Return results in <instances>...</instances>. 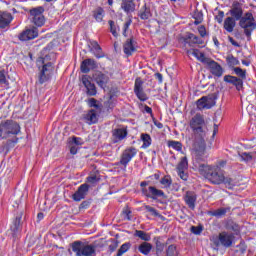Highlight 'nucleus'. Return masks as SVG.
<instances>
[{
  "label": "nucleus",
  "mask_w": 256,
  "mask_h": 256,
  "mask_svg": "<svg viewBox=\"0 0 256 256\" xmlns=\"http://www.w3.org/2000/svg\"><path fill=\"white\" fill-rule=\"evenodd\" d=\"M140 139L143 142L141 149H149V147H151L153 143L151 135H149L148 133H142Z\"/></svg>",
  "instance_id": "nucleus-32"
},
{
  "label": "nucleus",
  "mask_w": 256,
  "mask_h": 256,
  "mask_svg": "<svg viewBox=\"0 0 256 256\" xmlns=\"http://www.w3.org/2000/svg\"><path fill=\"white\" fill-rule=\"evenodd\" d=\"M184 202L187 207L192 211H195V205L197 203V194L194 191H186L184 195Z\"/></svg>",
  "instance_id": "nucleus-23"
},
{
  "label": "nucleus",
  "mask_w": 256,
  "mask_h": 256,
  "mask_svg": "<svg viewBox=\"0 0 256 256\" xmlns=\"http://www.w3.org/2000/svg\"><path fill=\"white\" fill-rule=\"evenodd\" d=\"M165 245L166 244L162 243L159 240L156 241V255H159V253L165 251Z\"/></svg>",
  "instance_id": "nucleus-54"
},
{
  "label": "nucleus",
  "mask_w": 256,
  "mask_h": 256,
  "mask_svg": "<svg viewBox=\"0 0 256 256\" xmlns=\"http://www.w3.org/2000/svg\"><path fill=\"white\" fill-rule=\"evenodd\" d=\"M224 185H226V187H228V189H233V187H235V185H237V182H235V180L231 177H225L224 176V180L223 182Z\"/></svg>",
  "instance_id": "nucleus-46"
},
{
  "label": "nucleus",
  "mask_w": 256,
  "mask_h": 256,
  "mask_svg": "<svg viewBox=\"0 0 256 256\" xmlns=\"http://www.w3.org/2000/svg\"><path fill=\"white\" fill-rule=\"evenodd\" d=\"M94 81L100 89H105V87H107V83H109V76L103 74V72H97L94 74Z\"/></svg>",
  "instance_id": "nucleus-24"
},
{
  "label": "nucleus",
  "mask_w": 256,
  "mask_h": 256,
  "mask_svg": "<svg viewBox=\"0 0 256 256\" xmlns=\"http://www.w3.org/2000/svg\"><path fill=\"white\" fill-rule=\"evenodd\" d=\"M104 106L106 107L108 113H111V110L115 107V105L111 101L105 102Z\"/></svg>",
  "instance_id": "nucleus-62"
},
{
  "label": "nucleus",
  "mask_w": 256,
  "mask_h": 256,
  "mask_svg": "<svg viewBox=\"0 0 256 256\" xmlns=\"http://www.w3.org/2000/svg\"><path fill=\"white\" fill-rule=\"evenodd\" d=\"M151 249H153V245L149 242H143L139 247L138 251L142 255H149L151 253Z\"/></svg>",
  "instance_id": "nucleus-35"
},
{
  "label": "nucleus",
  "mask_w": 256,
  "mask_h": 256,
  "mask_svg": "<svg viewBox=\"0 0 256 256\" xmlns=\"http://www.w3.org/2000/svg\"><path fill=\"white\" fill-rule=\"evenodd\" d=\"M129 132L127 128H115L112 130V143H121L124 139H127Z\"/></svg>",
  "instance_id": "nucleus-15"
},
{
  "label": "nucleus",
  "mask_w": 256,
  "mask_h": 256,
  "mask_svg": "<svg viewBox=\"0 0 256 256\" xmlns=\"http://www.w3.org/2000/svg\"><path fill=\"white\" fill-rule=\"evenodd\" d=\"M90 45L92 47L91 51H96L95 57L97 59H103V57H105V54H103L102 50H101V46L99 45V43L97 41H91Z\"/></svg>",
  "instance_id": "nucleus-34"
},
{
  "label": "nucleus",
  "mask_w": 256,
  "mask_h": 256,
  "mask_svg": "<svg viewBox=\"0 0 256 256\" xmlns=\"http://www.w3.org/2000/svg\"><path fill=\"white\" fill-rule=\"evenodd\" d=\"M234 239L235 236L233 234L224 231L219 233L218 236L214 237L212 239V243L217 247V249H219V247H225L226 249H229V247L233 245Z\"/></svg>",
  "instance_id": "nucleus-6"
},
{
  "label": "nucleus",
  "mask_w": 256,
  "mask_h": 256,
  "mask_svg": "<svg viewBox=\"0 0 256 256\" xmlns=\"http://www.w3.org/2000/svg\"><path fill=\"white\" fill-rule=\"evenodd\" d=\"M138 17H140L142 21H147V19H151V17H153V14L151 13V8L147 7V4H144L138 13Z\"/></svg>",
  "instance_id": "nucleus-28"
},
{
  "label": "nucleus",
  "mask_w": 256,
  "mask_h": 256,
  "mask_svg": "<svg viewBox=\"0 0 256 256\" xmlns=\"http://www.w3.org/2000/svg\"><path fill=\"white\" fill-rule=\"evenodd\" d=\"M39 70L38 82L40 85H43V83H47L51 79L53 71H55V66H53L52 62H48L42 65V68L39 67Z\"/></svg>",
  "instance_id": "nucleus-7"
},
{
  "label": "nucleus",
  "mask_w": 256,
  "mask_h": 256,
  "mask_svg": "<svg viewBox=\"0 0 256 256\" xmlns=\"http://www.w3.org/2000/svg\"><path fill=\"white\" fill-rule=\"evenodd\" d=\"M204 97H206V105H210V108L214 107L215 101L217 100V94H211Z\"/></svg>",
  "instance_id": "nucleus-49"
},
{
  "label": "nucleus",
  "mask_w": 256,
  "mask_h": 256,
  "mask_svg": "<svg viewBox=\"0 0 256 256\" xmlns=\"http://www.w3.org/2000/svg\"><path fill=\"white\" fill-rule=\"evenodd\" d=\"M196 105L198 109H211V105L207 104V97L203 96L197 100Z\"/></svg>",
  "instance_id": "nucleus-39"
},
{
  "label": "nucleus",
  "mask_w": 256,
  "mask_h": 256,
  "mask_svg": "<svg viewBox=\"0 0 256 256\" xmlns=\"http://www.w3.org/2000/svg\"><path fill=\"white\" fill-rule=\"evenodd\" d=\"M227 211H229L228 208H219L215 211L210 212V215H212L213 217H223L227 215Z\"/></svg>",
  "instance_id": "nucleus-44"
},
{
  "label": "nucleus",
  "mask_w": 256,
  "mask_h": 256,
  "mask_svg": "<svg viewBox=\"0 0 256 256\" xmlns=\"http://www.w3.org/2000/svg\"><path fill=\"white\" fill-rule=\"evenodd\" d=\"M81 81L86 89V95H88V97H95V95H97V86H95V83L91 82L93 78L85 74L82 76Z\"/></svg>",
  "instance_id": "nucleus-11"
},
{
  "label": "nucleus",
  "mask_w": 256,
  "mask_h": 256,
  "mask_svg": "<svg viewBox=\"0 0 256 256\" xmlns=\"http://www.w3.org/2000/svg\"><path fill=\"white\" fill-rule=\"evenodd\" d=\"M149 182L142 181L140 183V187H142L141 191L144 197H147V199H152L153 201H157V199H167V195H165V192L163 190L157 189L155 186H149Z\"/></svg>",
  "instance_id": "nucleus-5"
},
{
  "label": "nucleus",
  "mask_w": 256,
  "mask_h": 256,
  "mask_svg": "<svg viewBox=\"0 0 256 256\" xmlns=\"http://www.w3.org/2000/svg\"><path fill=\"white\" fill-rule=\"evenodd\" d=\"M87 193H89V184L84 183L78 187V190L73 194L72 199L74 201H82L87 197Z\"/></svg>",
  "instance_id": "nucleus-21"
},
{
  "label": "nucleus",
  "mask_w": 256,
  "mask_h": 256,
  "mask_svg": "<svg viewBox=\"0 0 256 256\" xmlns=\"http://www.w3.org/2000/svg\"><path fill=\"white\" fill-rule=\"evenodd\" d=\"M168 147L174 149V151H178L179 153H183V143L180 141L169 140Z\"/></svg>",
  "instance_id": "nucleus-36"
},
{
  "label": "nucleus",
  "mask_w": 256,
  "mask_h": 256,
  "mask_svg": "<svg viewBox=\"0 0 256 256\" xmlns=\"http://www.w3.org/2000/svg\"><path fill=\"white\" fill-rule=\"evenodd\" d=\"M204 97H206V105H210V108L214 107L215 101L217 100V94H211Z\"/></svg>",
  "instance_id": "nucleus-48"
},
{
  "label": "nucleus",
  "mask_w": 256,
  "mask_h": 256,
  "mask_svg": "<svg viewBox=\"0 0 256 256\" xmlns=\"http://www.w3.org/2000/svg\"><path fill=\"white\" fill-rule=\"evenodd\" d=\"M72 141H73V143H74L75 146H77V145H79V146L83 145V139L80 138V137L74 136V137H72Z\"/></svg>",
  "instance_id": "nucleus-61"
},
{
  "label": "nucleus",
  "mask_w": 256,
  "mask_h": 256,
  "mask_svg": "<svg viewBox=\"0 0 256 256\" xmlns=\"http://www.w3.org/2000/svg\"><path fill=\"white\" fill-rule=\"evenodd\" d=\"M188 54L193 55V57L198 59V61H200V63H204V64H206L209 59V57H206L205 53L200 52L199 49H192V50L188 51Z\"/></svg>",
  "instance_id": "nucleus-29"
},
{
  "label": "nucleus",
  "mask_w": 256,
  "mask_h": 256,
  "mask_svg": "<svg viewBox=\"0 0 256 256\" xmlns=\"http://www.w3.org/2000/svg\"><path fill=\"white\" fill-rule=\"evenodd\" d=\"M110 244L108 245V251L109 253H115L117 251V248L119 247V240L110 239Z\"/></svg>",
  "instance_id": "nucleus-45"
},
{
  "label": "nucleus",
  "mask_w": 256,
  "mask_h": 256,
  "mask_svg": "<svg viewBox=\"0 0 256 256\" xmlns=\"http://www.w3.org/2000/svg\"><path fill=\"white\" fill-rule=\"evenodd\" d=\"M89 207H91V201L85 200L80 204L79 209H89Z\"/></svg>",
  "instance_id": "nucleus-60"
},
{
  "label": "nucleus",
  "mask_w": 256,
  "mask_h": 256,
  "mask_svg": "<svg viewBox=\"0 0 256 256\" xmlns=\"http://www.w3.org/2000/svg\"><path fill=\"white\" fill-rule=\"evenodd\" d=\"M44 12L45 9L41 6L30 10V15L32 16V23H34L36 27H43L45 25V16H43Z\"/></svg>",
  "instance_id": "nucleus-10"
},
{
  "label": "nucleus",
  "mask_w": 256,
  "mask_h": 256,
  "mask_svg": "<svg viewBox=\"0 0 256 256\" xmlns=\"http://www.w3.org/2000/svg\"><path fill=\"white\" fill-rule=\"evenodd\" d=\"M92 15L97 23H103V19L105 17V10L102 7H98L92 12Z\"/></svg>",
  "instance_id": "nucleus-33"
},
{
  "label": "nucleus",
  "mask_w": 256,
  "mask_h": 256,
  "mask_svg": "<svg viewBox=\"0 0 256 256\" xmlns=\"http://www.w3.org/2000/svg\"><path fill=\"white\" fill-rule=\"evenodd\" d=\"M237 247V252L240 253L241 255H244L247 251V244H245L244 241H241Z\"/></svg>",
  "instance_id": "nucleus-53"
},
{
  "label": "nucleus",
  "mask_w": 256,
  "mask_h": 256,
  "mask_svg": "<svg viewBox=\"0 0 256 256\" xmlns=\"http://www.w3.org/2000/svg\"><path fill=\"white\" fill-rule=\"evenodd\" d=\"M205 117L203 115L197 113L191 120H190V129H192L195 137H199L202 145H205Z\"/></svg>",
  "instance_id": "nucleus-3"
},
{
  "label": "nucleus",
  "mask_w": 256,
  "mask_h": 256,
  "mask_svg": "<svg viewBox=\"0 0 256 256\" xmlns=\"http://www.w3.org/2000/svg\"><path fill=\"white\" fill-rule=\"evenodd\" d=\"M36 37H39V32L37 31V28L26 29L18 35L19 41H31L33 39H36Z\"/></svg>",
  "instance_id": "nucleus-16"
},
{
  "label": "nucleus",
  "mask_w": 256,
  "mask_h": 256,
  "mask_svg": "<svg viewBox=\"0 0 256 256\" xmlns=\"http://www.w3.org/2000/svg\"><path fill=\"white\" fill-rule=\"evenodd\" d=\"M108 24L110 25V33H112L113 37H119V33H117L118 27L115 25V21L109 20Z\"/></svg>",
  "instance_id": "nucleus-50"
},
{
  "label": "nucleus",
  "mask_w": 256,
  "mask_h": 256,
  "mask_svg": "<svg viewBox=\"0 0 256 256\" xmlns=\"http://www.w3.org/2000/svg\"><path fill=\"white\" fill-rule=\"evenodd\" d=\"M160 183L164 186L165 189H168V187H171L173 180H171V178H169L168 176H165L160 180Z\"/></svg>",
  "instance_id": "nucleus-52"
},
{
  "label": "nucleus",
  "mask_w": 256,
  "mask_h": 256,
  "mask_svg": "<svg viewBox=\"0 0 256 256\" xmlns=\"http://www.w3.org/2000/svg\"><path fill=\"white\" fill-rule=\"evenodd\" d=\"M11 21H13V15L11 13H0V29H6V27H9V25H11Z\"/></svg>",
  "instance_id": "nucleus-26"
},
{
  "label": "nucleus",
  "mask_w": 256,
  "mask_h": 256,
  "mask_svg": "<svg viewBox=\"0 0 256 256\" xmlns=\"http://www.w3.org/2000/svg\"><path fill=\"white\" fill-rule=\"evenodd\" d=\"M21 219H23V213L18 214L14 218L12 225L10 227L13 235H17V233L19 232V227H21Z\"/></svg>",
  "instance_id": "nucleus-31"
},
{
  "label": "nucleus",
  "mask_w": 256,
  "mask_h": 256,
  "mask_svg": "<svg viewBox=\"0 0 256 256\" xmlns=\"http://www.w3.org/2000/svg\"><path fill=\"white\" fill-rule=\"evenodd\" d=\"M75 256H97L95 245L88 244L81 241H74L71 245Z\"/></svg>",
  "instance_id": "nucleus-4"
},
{
  "label": "nucleus",
  "mask_w": 256,
  "mask_h": 256,
  "mask_svg": "<svg viewBox=\"0 0 256 256\" xmlns=\"http://www.w3.org/2000/svg\"><path fill=\"white\" fill-rule=\"evenodd\" d=\"M204 65H207L210 73L214 77H218V78L223 77V73H224L223 67L217 61L211 58H208Z\"/></svg>",
  "instance_id": "nucleus-12"
},
{
  "label": "nucleus",
  "mask_w": 256,
  "mask_h": 256,
  "mask_svg": "<svg viewBox=\"0 0 256 256\" xmlns=\"http://www.w3.org/2000/svg\"><path fill=\"white\" fill-rule=\"evenodd\" d=\"M179 251H177V245L171 244L166 249V256H178Z\"/></svg>",
  "instance_id": "nucleus-42"
},
{
  "label": "nucleus",
  "mask_w": 256,
  "mask_h": 256,
  "mask_svg": "<svg viewBox=\"0 0 256 256\" xmlns=\"http://www.w3.org/2000/svg\"><path fill=\"white\" fill-rule=\"evenodd\" d=\"M134 237H138L142 241H151V235L143 230H135Z\"/></svg>",
  "instance_id": "nucleus-37"
},
{
  "label": "nucleus",
  "mask_w": 256,
  "mask_h": 256,
  "mask_svg": "<svg viewBox=\"0 0 256 256\" xmlns=\"http://www.w3.org/2000/svg\"><path fill=\"white\" fill-rule=\"evenodd\" d=\"M188 169H189V162L187 160V157L181 158L180 162L176 167V171L180 179H182V181H187V179H189V174L185 173Z\"/></svg>",
  "instance_id": "nucleus-14"
},
{
  "label": "nucleus",
  "mask_w": 256,
  "mask_h": 256,
  "mask_svg": "<svg viewBox=\"0 0 256 256\" xmlns=\"http://www.w3.org/2000/svg\"><path fill=\"white\" fill-rule=\"evenodd\" d=\"M229 14L232 19L239 21V27L243 29L247 40L251 41V35H253V31L256 29V21L253 13L246 12L245 15H243V4L239 1H234L231 9L229 10Z\"/></svg>",
  "instance_id": "nucleus-1"
},
{
  "label": "nucleus",
  "mask_w": 256,
  "mask_h": 256,
  "mask_svg": "<svg viewBox=\"0 0 256 256\" xmlns=\"http://www.w3.org/2000/svg\"><path fill=\"white\" fill-rule=\"evenodd\" d=\"M82 119L85 120L87 125H96V123H99V113L95 109H90L83 115Z\"/></svg>",
  "instance_id": "nucleus-19"
},
{
  "label": "nucleus",
  "mask_w": 256,
  "mask_h": 256,
  "mask_svg": "<svg viewBox=\"0 0 256 256\" xmlns=\"http://www.w3.org/2000/svg\"><path fill=\"white\" fill-rule=\"evenodd\" d=\"M191 233L194 235H201V233H203V226H192Z\"/></svg>",
  "instance_id": "nucleus-56"
},
{
  "label": "nucleus",
  "mask_w": 256,
  "mask_h": 256,
  "mask_svg": "<svg viewBox=\"0 0 256 256\" xmlns=\"http://www.w3.org/2000/svg\"><path fill=\"white\" fill-rule=\"evenodd\" d=\"M240 160L245 161L246 163H249V161L253 160V156L249 152H244L239 154Z\"/></svg>",
  "instance_id": "nucleus-51"
},
{
  "label": "nucleus",
  "mask_w": 256,
  "mask_h": 256,
  "mask_svg": "<svg viewBox=\"0 0 256 256\" xmlns=\"http://www.w3.org/2000/svg\"><path fill=\"white\" fill-rule=\"evenodd\" d=\"M88 107H94V109H101V105L97 103V99L95 98L88 99Z\"/></svg>",
  "instance_id": "nucleus-55"
},
{
  "label": "nucleus",
  "mask_w": 256,
  "mask_h": 256,
  "mask_svg": "<svg viewBox=\"0 0 256 256\" xmlns=\"http://www.w3.org/2000/svg\"><path fill=\"white\" fill-rule=\"evenodd\" d=\"M134 93L139 101L145 102L147 99H149L147 93H145V90H143V80L141 77L135 79Z\"/></svg>",
  "instance_id": "nucleus-13"
},
{
  "label": "nucleus",
  "mask_w": 256,
  "mask_h": 256,
  "mask_svg": "<svg viewBox=\"0 0 256 256\" xmlns=\"http://www.w3.org/2000/svg\"><path fill=\"white\" fill-rule=\"evenodd\" d=\"M224 83H228L229 85H233L236 88V91H242L243 89V79L233 76V75H225Z\"/></svg>",
  "instance_id": "nucleus-17"
},
{
  "label": "nucleus",
  "mask_w": 256,
  "mask_h": 256,
  "mask_svg": "<svg viewBox=\"0 0 256 256\" xmlns=\"http://www.w3.org/2000/svg\"><path fill=\"white\" fill-rule=\"evenodd\" d=\"M123 51L127 57H131L137 52V42L133 38H128L123 45Z\"/></svg>",
  "instance_id": "nucleus-18"
},
{
  "label": "nucleus",
  "mask_w": 256,
  "mask_h": 256,
  "mask_svg": "<svg viewBox=\"0 0 256 256\" xmlns=\"http://www.w3.org/2000/svg\"><path fill=\"white\" fill-rule=\"evenodd\" d=\"M129 249H131V243L125 242L120 246L115 256H123L125 253H127V251H129Z\"/></svg>",
  "instance_id": "nucleus-40"
},
{
  "label": "nucleus",
  "mask_w": 256,
  "mask_h": 256,
  "mask_svg": "<svg viewBox=\"0 0 256 256\" xmlns=\"http://www.w3.org/2000/svg\"><path fill=\"white\" fill-rule=\"evenodd\" d=\"M87 182L95 185V183H99V178L96 175L87 177Z\"/></svg>",
  "instance_id": "nucleus-58"
},
{
  "label": "nucleus",
  "mask_w": 256,
  "mask_h": 256,
  "mask_svg": "<svg viewBox=\"0 0 256 256\" xmlns=\"http://www.w3.org/2000/svg\"><path fill=\"white\" fill-rule=\"evenodd\" d=\"M204 97H206V105H210V108L214 107L215 101L217 100V94H211Z\"/></svg>",
  "instance_id": "nucleus-47"
},
{
  "label": "nucleus",
  "mask_w": 256,
  "mask_h": 256,
  "mask_svg": "<svg viewBox=\"0 0 256 256\" xmlns=\"http://www.w3.org/2000/svg\"><path fill=\"white\" fill-rule=\"evenodd\" d=\"M193 19H195L194 25H201L203 23V12L199 10L194 11Z\"/></svg>",
  "instance_id": "nucleus-43"
},
{
  "label": "nucleus",
  "mask_w": 256,
  "mask_h": 256,
  "mask_svg": "<svg viewBox=\"0 0 256 256\" xmlns=\"http://www.w3.org/2000/svg\"><path fill=\"white\" fill-rule=\"evenodd\" d=\"M144 208L146 209V211H148V213H151L152 215H154V217H157V215H159V212L157 211V209L151 207L150 205H145Z\"/></svg>",
  "instance_id": "nucleus-57"
},
{
  "label": "nucleus",
  "mask_w": 256,
  "mask_h": 256,
  "mask_svg": "<svg viewBox=\"0 0 256 256\" xmlns=\"http://www.w3.org/2000/svg\"><path fill=\"white\" fill-rule=\"evenodd\" d=\"M137 153H139V150H137V148L133 146L127 147L122 152L118 165H122L125 169H127V166L129 165V163H131V160L137 156Z\"/></svg>",
  "instance_id": "nucleus-8"
},
{
  "label": "nucleus",
  "mask_w": 256,
  "mask_h": 256,
  "mask_svg": "<svg viewBox=\"0 0 256 256\" xmlns=\"http://www.w3.org/2000/svg\"><path fill=\"white\" fill-rule=\"evenodd\" d=\"M79 153V147L75 146L74 144L70 145V154L77 155Z\"/></svg>",
  "instance_id": "nucleus-64"
},
{
  "label": "nucleus",
  "mask_w": 256,
  "mask_h": 256,
  "mask_svg": "<svg viewBox=\"0 0 256 256\" xmlns=\"http://www.w3.org/2000/svg\"><path fill=\"white\" fill-rule=\"evenodd\" d=\"M198 32L201 37H205L207 35V29L203 25L198 27Z\"/></svg>",
  "instance_id": "nucleus-63"
},
{
  "label": "nucleus",
  "mask_w": 256,
  "mask_h": 256,
  "mask_svg": "<svg viewBox=\"0 0 256 256\" xmlns=\"http://www.w3.org/2000/svg\"><path fill=\"white\" fill-rule=\"evenodd\" d=\"M93 69H97V62L92 58H87L81 62L80 70L82 73H89L93 71Z\"/></svg>",
  "instance_id": "nucleus-22"
},
{
  "label": "nucleus",
  "mask_w": 256,
  "mask_h": 256,
  "mask_svg": "<svg viewBox=\"0 0 256 256\" xmlns=\"http://www.w3.org/2000/svg\"><path fill=\"white\" fill-rule=\"evenodd\" d=\"M184 43H192L193 45H203L204 41L199 36L193 33H187L183 38Z\"/></svg>",
  "instance_id": "nucleus-27"
},
{
  "label": "nucleus",
  "mask_w": 256,
  "mask_h": 256,
  "mask_svg": "<svg viewBox=\"0 0 256 256\" xmlns=\"http://www.w3.org/2000/svg\"><path fill=\"white\" fill-rule=\"evenodd\" d=\"M2 125L4 130V139L9 137V135H19L21 132V126L13 120H6L5 122H2Z\"/></svg>",
  "instance_id": "nucleus-9"
},
{
  "label": "nucleus",
  "mask_w": 256,
  "mask_h": 256,
  "mask_svg": "<svg viewBox=\"0 0 256 256\" xmlns=\"http://www.w3.org/2000/svg\"><path fill=\"white\" fill-rule=\"evenodd\" d=\"M198 171L205 179H208L212 185H221L223 181H225V172L218 165L209 166L200 164Z\"/></svg>",
  "instance_id": "nucleus-2"
},
{
  "label": "nucleus",
  "mask_w": 256,
  "mask_h": 256,
  "mask_svg": "<svg viewBox=\"0 0 256 256\" xmlns=\"http://www.w3.org/2000/svg\"><path fill=\"white\" fill-rule=\"evenodd\" d=\"M120 9L126 13V15H130V13H135V0H121Z\"/></svg>",
  "instance_id": "nucleus-25"
},
{
  "label": "nucleus",
  "mask_w": 256,
  "mask_h": 256,
  "mask_svg": "<svg viewBox=\"0 0 256 256\" xmlns=\"http://www.w3.org/2000/svg\"><path fill=\"white\" fill-rule=\"evenodd\" d=\"M237 20H234L233 17H227L224 20V29L227 31V33H233L235 26L237 25Z\"/></svg>",
  "instance_id": "nucleus-30"
},
{
  "label": "nucleus",
  "mask_w": 256,
  "mask_h": 256,
  "mask_svg": "<svg viewBox=\"0 0 256 256\" xmlns=\"http://www.w3.org/2000/svg\"><path fill=\"white\" fill-rule=\"evenodd\" d=\"M233 71L235 75L238 76V79H242V81H245V79H247V70H243L241 67H235L233 68Z\"/></svg>",
  "instance_id": "nucleus-41"
},
{
  "label": "nucleus",
  "mask_w": 256,
  "mask_h": 256,
  "mask_svg": "<svg viewBox=\"0 0 256 256\" xmlns=\"http://www.w3.org/2000/svg\"><path fill=\"white\" fill-rule=\"evenodd\" d=\"M226 63L230 69H233L235 66L239 65L240 62L233 54H230L226 57Z\"/></svg>",
  "instance_id": "nucleus-38"
},
{
  "label": "nucleus",
  "mask_w": 256,
  "mask_h": 256,
  "mask_svg": "<svg viewBox=\"0 0 256 256\" xmlns=\"http://www.w3.org/2000/svg\"><path fill=\"white\" fill-rule=\"evenodd\" d=\"M225 17V12L219 11L218 15L215 16L217 23H223V18Z\"/></svg>",
  "instance_id": "nucleus-59"
},
{
  "label": "nucleus",
  "mask_w": 256,
  "mask_h": 256,
  "mask_svg": "<svg viewBox=\"0 0 256 256\" xmlns=\"http://www.w3.org/2000/svg\"><path fill=\"white\" fill-rule=\"evenodd\" d=\"M87 193H89V184L84 183L78 187V190L73 194L72 199L74 201H82L87 197Z\"/></svg>",
  "instance_id": "nucleus-20"
}]
</instances>
